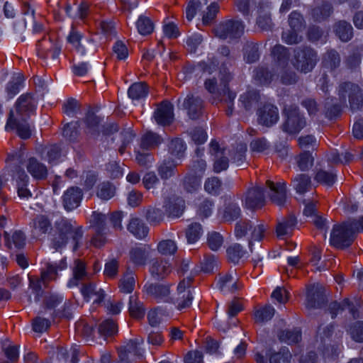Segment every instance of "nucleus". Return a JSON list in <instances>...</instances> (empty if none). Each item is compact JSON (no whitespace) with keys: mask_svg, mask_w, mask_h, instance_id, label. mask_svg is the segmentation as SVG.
<instances>
[{"mask_svg":"<svg viewBox=\"0 0 363 363\" xmlns=\"http://www.w3.org/2000/svg\"><path fill=\"white\" fill-rule=\"evenodd\" d=\"M232 74L226 68H220L219 72L220 85H217L216 78L206 79L204 86L206 89L212 94L220 98L221 102L226 106L225 112L230 116L233 111V101L236 96L235 93L231 91L228 84L232 79Z\"/></svg>","mask_w":363,"mask_h":363,"instance_id":"1","label":"nucleus"},{"mask_svg":"<svg viewBox=\"0 0 363 363\" xmlns=\"http://www.w3.org/2000/svg\"><path fill=\"white\" fill-rule=\"evenodd\" d=\"M294 67L303 73L311 72L319 60L317 51L310 46H300L294 49Z\"/></svg>","mask_w":363,"mask_h":363,"instance_id":"2","label":"nucleus"},{"mask_svg":"<svg viewBox=\"0 0 363 363\" xmlns=\"http://www.w3.org/2000/svg\"><path fill=\"white\" fill-rule=\"evenodd\" d=\"M354 225L347 222L334 225L330 233L331 245L341 250L350 247L354 240Z\"/></svg>","mask_w":363,"mask_h":363,"instance_id":"3","label":"nucleus"},{"mask_svg":"<svg viewBox=\"0 0 363 363\" xmlns=\"http://www.w3.org/2000/svg\"><path fill=\"white\" fill-rule=\"evenodd\" d=\"M284 113L286 117L281 125V129L289 134H298L306 125V120L296 106L285 108Z\"/></svg>","mask_w":363,"mask_h":363,"instance_id":"4","label":"nucleus"},{"mask_svg":"<svg viewBox=\"0 0 363 363\" xmlns=\"http://www.w3.org/2000/svg\"><path fill=\"white\" fill-rule=\"evenodd\" d=\"M55 233L51 240V246L56 250H61L67 244L73 230V225L66 218H60L55 223Z\"/></svg>","mask_w":363,"mask_h":363,"instance_id":"5","label":"nucleus"},{"mask_svg":"<svg viewBox=\"0 0 363 363\" xmlns=\"http://www.w3.org/2000/svg\"><path fill=\"white\" fill-rule=\"evenodd\" d=\"M213 31L216 37L223 40L238 38L243 34L244 25L240 21L226 20L217 25Z\"/></svg>","mask_w":363,"mask_h":363,"instance_id":"6","label":"nucleus"},{"mask_svg":"<svg viewBox=\"0 0 363 363\" xmlns=\"http://www.w3.org/2000/svg\"><path fill=\"white\" fill-rule=\"evenodd\" d=\"M251 230V240H249L248 245L252 251V240L260 241L264 236L267 227L262 223L253 226L250 220H242L236 223L235 228V233L237 238L244 237L247 231Z\"/></svg>","mask_w":363,"mask_h":363,"instance_id":"7","label":"nucleus"},{"mask_svg":"<svg viewBox=\"0 0 363 363\" xmlns=\"http://www.w3.org/2000/svg\"><path fill=\"white\" fill-rule=\"evenodd\" d=\"M36 52L39 57L53 60L57 59L61 52V45L57 40L52 39L49 35H45L36 44Z\"/></svg>","mask_w":363,"mask_h":363,"instance_id":"8","label":"nucleus"},{"mask_svg":"<svg viewBox=\"0 0 363 363\" xmlns=\"http://www.w3.org/2000/svg\"><path fill=\"white\" fill-rule=\"evenodd\" d=\"M340 91L347 94L350 108L352 111L363 108V89L358 84L346 82L340 85Z\"/></svg>","mask_w":363,"mask_h":363,"instance_id":"9","label":"nucleus"},{"mask_svg":"<svg viewBox=\"0 0 363 363\" xmlns=\"http://www.w3.org/2000/svg\"><path fill=\"white\" fill-rule=\"evenodd\" d=\"M182 106L191 120L199 119L205 112L204 101L199 96L191 93L184 99Z\"/></svg>","mask_w":363,"mask_h":363,"instance_id":"10","label":"nucleus"},{"mask_svg":"<svg viewBox=\"0 0 363 363\" xmlns=\"http://www.w3.org/2000/svg\"><path fill=\"white\" fill-rule=\"evenodd\" d=\"M210 154L213 158V171L216 173L225 170L228 167L229 160L225 156V149L220 147L216 140H211L209 147Z\"/></svg>","mask_w":363,"mask_h":363,"instance_id":"11","label":"nucleus"},{"mask_svg":"<svg viewBox=\"0 0 363 363\" xmlns=\"http://www.w3.org/2000/svg\"><path fill=\"white\" fill-rule=\"evenodd\" d=\"M14 129L16 130L18 135L23 140L28 139L31 135V130L26 120L23 117H15L13 111H11L6 125V130Z\"/></svg>","mask_w":363,"mask_h":363,"instance_id":"12","label":"nucleus"},{"mask_svg":"<svg viewBox=\"0 0 363 363\" xmlns=\"http://www.w3.org/2000/svg\"><path fill=\"white\" fill-rule=\"evenodd\" d=\"M257 116L259 124L271 127L279 120V111L275 106L266 104L257 110Z\"/></svg>","mask_w":363,"mask_h":363,"instance_id":"13","label":"nucleus"},{"mask_svg":"<svg viewBox=\"0 0 363 363\" xmlns=\"http://www.w3.org/2000/svg\"><path fill=\"white\" fill-rule=\"evenodd\" d=\"M153 116L159 125H167L171 124L174 120L173 105L167 101H162L157 105Z\"/></svg>","mask_w":363,"mask_h":363,"instance_id":"14","label":"nucleus"},{"mask_svg":"<svg viewBox=\"0 0 363 363\" xmlns=\"http://www.w3.org/2000/svg\"><path fill=\"white\" fill-rule=\"evenodd\" d=\"M325 302V296L322 286L318 285L308 286L306 300V307L308 309L320 308Z\"/></svg>","mask_w":363,"mask_h":363,"instance_id":"15","label":"nucleus"},{"mask_svg":"<svg viewBox=\"0 0 363 363\" xmlns=\"http://www.w3.org/2000/svg\"><path fill=\"white\" fill-rule=\"evenodd\" d=\"M244 203L250 209L261 208L265 204L264 189L260 186H254L247 190L245 196Z\"/></svg>","mask_w":363,"mask_h":363,"instance_id":"16","label":"nucleus"},{"mask_svg":"<svg viewBox=\"0 0 363 363\" xmlns=\"http://www.w3.org/2000/svg\"><path fill=\"white\" fill-rule=\"evenodd\" d=\"M83 193L80 188L71 186L65 191L62 196V205L67 211H72L80 205Z\"/></svg>","mask_w":363,"mask_h":363,"instance_id":"17","label":"nucleus"},{"mask_svg":"<svg viewBox=\"0 0 363 363\" xmlns=\"http://www.w3.org/2000/svg\"><path fill=\"white\" fill-rule=\"evenodd\" d=\"M267 186L270 190V199L274 204L283 206L286 201V186L284 182L274 183L270 180L266 182Z\"/></svg>","mask_w":363,"mask_h":363,"instance_id":"18","label":"nucleus"},{"mask_svg":"<svg viewBox=\"0 0 363 363\" xmlns=\"http://www.w3.org/2000/svg\"><path fill=\"white\" fill-rule=\"evenodd\" d=\"M151 247L148 245H140L132 247L129 252L130 261L136 266H145L150 257Z\"/></svg>","mask_w":363,"mask_h":363,"instance_id":"19","label":"nucleus"},{"mask_svg":"<svg viewBox=\"0 0 363 363\" xmlns=\"http://www.w3.org/2000/svg\"><path fill=\"white\" fill-rule=\"evenodd\" d=\"M36 104V100L31 94H22L16 103L17 115L23 117L24 114L32 113L35 108Z\"/></svg>","mask_w":363,"mask_h":363,"instance_id":"20","label":"nucleus"},{"mask_svg":"<svg viewBox=\"0 0 363 363\" xmlns=\"http://www.w3.org/2000/svg\"><path fill=\"white\" fill-rule=\"evenodd\" d=\"M146 293L156 299L168 301L170 294L169 286L162 284H149L145 286Z\"/></svg>","mask_w":363,"mask_h":363,"instance_id":"21","label":"nucleus"},{"mask_svg":"<svg viewBox=\"0 0 363 363\" xmlns=\"http://www.w3.org/2000/svg\"><path fill=\"white\" fill-rule=\"evenodd\" d=\"M150 272L157 279H163L171 272V265L162 258H156L152 260Z\"/></svg>","mask_w":363,"mask_h":363,"instance_id":"22","label":"nucleus"},{"mask_svg":"<svg viewBox=\"0 0 363 363\" xmlns=\"http://www.w3.org/2000/svg\"><path fill=\"white\" fill-rule=\"evenodd\" d=\"M333 13V6L330 3L322 1L320 4L314 6L310 12L312 19L315 22H322L326 20Z\"/></svg>","mask_w":363,"mask_h":363,"instance_id":"23","label":"nucleus"},{"mask_svg":"<svg viewBox=\"0 0 363 363\" xmlns=\"http://www.w3.org/2000/svg\"><path fill=\"white\" fill-rule=\"evenodd\" d=\"M81 292L87 301L90 298L95 297L94 300V303H101L105 296L104 291L101 289H97L96 285L92 282L83 284Z\"/></svg>","mask_w":363,"mask_h":363,"instance_id":"24","label":"nucleus"},{"mask_svg":"<svg viewBox=\"0 0 363 363\" xmlns=\"http://www.w3.org/2000/svg\"><path fill=\"white\" fill-rule=\"evenodd\" d=\"M26 167L28 172L35 179L43 180L48 176L47 167L34 157H31L28 160Z\"/></svg>","mask_w":363,"mask_h":363,"instance_id":"25","label":"nucleus"},{"mask_svg":"<svg viewBox=\"0 0 363 363\" xmlns=\"http://www.w3.org/2000/svg\"><path fill=\"white\" fill-rule=\"evenodd\" d=\"M73 278L68 283V286L72 287L77 286L80 281L85 280L88 278V273L86 271V264L81 259H76L74 262L72 268Z\"/></svg>","mask_w":363,"mask_h":363,"instance_id":"26","label":"nucleus"},{"mask_svg":"<svg viewBox=\"0 0 363 363\" xmlns=\"http://www.w3.org/2000/svg\"><path fill=\"white\" fill-rule=\"evenodd\" d=\"M293 188L296 193L303 194L312 189L311 177L306 174H298L291 180Z\"/></svg>","mask_w":363,"mask_h":363,"instance_id":"27","label":"nucleus"},{"mask_svg":"<svg viewBox=\"0 0 363 363\" xmlns=\"http://www.w3.org/2000/svg\"><path fill=\"white\" fill-rule=\"evenodd\" d=\"M335 35L342 42H348L353 36V28L351 24L345 21H339L333 26Z\"/></svg>","mask_w":363,"mask_h":363,"instance_id":"28","label":"nucleus"},{"mask_svg":"<svg viewBox=\"0 0 363 363\" xmlns=\"http://www.w3.org/2000/svg\"><path fill=\"white\" fill-rule=\"evenodd\" d=\"M178 164L173 159L164 160L157 167V172L162 179L167 180L175 175Z\"/></svg>","mask_w":363,"mask_h":363,"instance_id":"29","label":"nucleus"},{"mask_svg":"<svg viewBox=\"0 0 363 363\" xmlns=\"http://www.w3.org/2000/svg\"><path fill=\"white\" fill-rule=\"evenodd\" d=\"M322 64L331 72L336 70L341 64L340 54L334 49L328 50L323 56Z\"/></svg>","mask_w":363,"mask_h":363,"instance_id":"30","label":"nucleus"},{"mask_svg":"<svg viewBox=\"0 0 363 363\" xmlns=\"http://www.w3.org/2000/svg\"><path fill=\"white\" fill-rule=\"evenodd\" d=\"M128 231L138 239L145 238L149 229L143 221L138 218H132L127 227Z\"/></svg>","mask_w":363,"mask_h":363,"instance_id":"31","label":"nucleus"},{"mask_svg":"<svg viewBox=\"0 0 363 363\" xmlns=\"http://www.w3.org/2000/svg\"><path fill=\"white\" fill-rule=\"evenodd\" d=\"M260 100V95L256 90L247 91L240 96V101L246 111L255 108Z\"/></svg>","mask_w":363,"mask_h":363,"instance_id":"32","label":"nucleus"},{"mask_svg":"<svg viewBox=\"0 0 363 363\" xmlns=\"http://www.w3.org/2000/svg\"><path fill=\"white\" fill-rule=\"evenodd\" d=\"M165 213L168 217L179 218L185 210V201L182 199L177 198L173 201H169L164 206Z\"/></svg>","mask_w":363,"mask_h":363,"instance_id":"33","label":"nucleus"},{"mask_svg":"<svg viewBox=\"0 0 363 363\" xmlns=\"http://www.w3.org/2000/svg\"><path fill=\"white\" fill-rule=\"evenodd\" d=\"M242 285L238 282L236 275L227 274L220 279V289L221 291L235 292L241 289Z\"/></svg>","mask_w":363,"mask_h":363,"instance_id":"34","label":"nucleus"},{"mask_svg":"<svg viewBox=\"0 0 363 363\" xmlns=\"http://www.w3.org/2000/svg\"><path fill=\"white\" fill-rule=\"evenodd\" d=\"M5 245L9 248H12V245L16 248H23L26 244V236L24 233L20 230L15 231L11 236L7 232H4Z\"/></svg>","mask_w":363,"mask_h":363,"instance_id":"35","label":"nucleus"},{"mask_svg":"<svg viewBox=\"0 0 363 363\" xmlns=\"http://www.w3.org/2000/svg\"><path fill=\"white\" fill-rule=\"evenodd\" d=\"M296 224V219L293 215H289L288 217L283 218L277 226V236L281 237L289 235L292 232Z\"/></svg>","mask_w":363,"mask_h":363,"instance_id":"36","label":"nucleus"},{"mask_svg":"<svg viewBox=\"0 0 363 363\" xmlns=\"http://www.w3.org/2000/svg\"><path fill=\"white\" fill-rule=\"evenodd\" d=\"M162 140L161 137L152 132H147L141 138L140 147L143 150H151L157 147Z\"/></svg>","mask_w":363,"mask_h":363,"instance_id":"37","label":"nucleus"},{"mask_svg":"<svg viewBox=\"0 0 363 363\" xmlns=\"http://www.w3.org/2000/svg\"><path fill=\"white\" fill-rule=\"evenodd\" d=\"M148 93V86L145 82H136L128 89V96L133 100H140L145 98Z\"/></svg>","mask_w":363,"mask_h":363,"instance_id":"38","label":"nucleus"},{"mask_svg":"<svg viewBox=\"0 0 363 363\" xmlns=\"http://www.w3.org/2000/svg\"><path fill=\"white\" fill-rule=\"evenodd\" d=\"M275 74L267 67H257L254 70V78L260 84H269L274 79Z\"/></svg>","mask_w":363,"mask_h":363,"instance_id":"39","label":"nucleus"},{"mask_svg":"<svg viewBox=\"0 0 363 363\" xmlns=\"http://www.w3.org/2000/svg\"><path fill=\"white\" fill-rule=\"evenodd\" d=\"M106 214L94 211L89 219V227L95 232H104L106 230Z\"/></svg>","mask_w":363,"mask_h":363,"instance_id":"40","label":"nucleus"},{"mask_svg":"<svg viewBox=\"0 0 363 363\" xmlns=\"http://www.w3.org/2000/svg\"><path fill=\"white\" fill-rule=\"evenodd\" d=\"M128 311L130 316L134 318L140 319L145 315L143 303L138 300L135 295L130 296Z\"/></svg>","mask_w":363,"mask_h":363,"instance_id":"41","label":"nucleus"},{"mask_svg":"<svg viewBox=\"0 0 363 363\" xmlns=\"http://www.w3.org/2000/svg\"><path fill=\"white\" fill-rule=\"evenodd\" d=\"M192 299L191 291H177L176 296L173 298V303L178 310L182 311L191 306Z\"/></svg>","mask_w":363,"mask_h":363,"instance_id":"42","label":"nucleus"},{"mask_svg":"<svg viewBox=\"0 0 363 363\" xmlns=\"http://www.w3.org/2000/svg\"><path fill=\"white\" fill-rule=\"evenodd\" d=\"M278 337L281 341L288 344L297 343L301 339V332L297 328L292 330L286 329L280 330L278 333Z\"/></svg>","mask_w":363,"mask_h":363,"instance_id":"43","label":"nucleus"},{"mask_svg":"<svg viewBox=\"0 0 363 363\" xmlns=\"http://www.w3.org/2000/svg\"><path fill=\"white\" fill-rule=\"evenodd\" d=\"M274 308L271 306H265L255 310L254 313L255 323L262 324L271 320L274 315Z\"/></svg>","mask_w":363,"mask_h":363,"instance_id":"44","label":"nucleus"},{"mask_svg":"<svg viewBox=\"0 0 363 363\" xmlns=\"http://www.w3.org/2000/svg\"><path fill=\"white\" fill-rule=\"evenodd\" d=\"M245 252L243 247L239 243H233L226 250L228 260L235 264L238 263Z\"/></svg>","mask_w":363,"mask_h":363,"instance_id":"45","label":"nucleus"},{"mask_svg":"<svg viewBox=\"0 0 363 363\" xmlns=\"http://www.w3.org/2000/svg\"><path fill=\"white\" fill-rule=\"evenodd\" d=\"M135 277L132 270L128 269L119 282L120 291L123 293H131L135 287Z\"/></svg>","mask_w":363,"mask_h":363,"instance_id":"46","label":"nucleus"},{"mask_svg":"<svg viewBox=\"0 0 363 363\" xmlns=\"http://www.w3.org/2000/svg\"><path fill=\"white\" fill-rule=\"evenodd\" d=\"M291 354L288 347H281L278 352L269 354V363H290Z\"/></svg>","mask_w":363,"mask_h":363,"instance_id":"47","label":"nucleus"},{"mask_svg":"<svg viewBox=\"0 0 363 363\" xmlns=\"http://www.w3.org/2000/svg\"><path fill=\"white\" fill-rule=\"evenodd\" d=\"M247 145L245 143H239L231 152V160L238 167H244L245 161V152Z\"/></svg>","mask_w":363,"mask_h":363,"instance_id":"48","label":"nucleus"},{"mask_svg":"<svg viewBox=\"0 0 363 363\" xmlns=\"http://www.w3.org/2000/svg\"><path fill=\"white\" fill-rule=\"evenodd\" d=\"M244 60L247 63H253L259 60L258 45L254 43H247L243 48Z\"/></svg>","mask_w":363,"mask_h":363,"instance_id":"49","label":"nucleus"},{"mask_svg":"<svg viewBox=\"0 0 363 363\" xmlns=\"http://www.w3.org/2000/svg\"><path fill=\"white\" fill-rule=\"evenodd\" d=\"M33 227L40 234H45L52 229L50 220L44 215H38L33 219Z\"/></svg>","mask_w":363,"mask_h":363,"instance_id":"50","label":"nucleus"},{"mask_svg":"<svg viewBox=\"0 0 363 363\" xmlns=\"http://www.w3.org/2000/svg\"><path fill=\"white\" fill-rule=\"evenodd\" d=\"M185 150L186 145L180 138H174L169 144V153L179 159L184 157Z\"/></svg>","mask_w":363,"mask_h":363,"instance_id":"51","label":"nucleus"},{"mask_svg":"<svg viewBox=\"0 0 363 363\" xmlns=\"http://www.w3.org/2000/svg\"><path fill=\"white\" fill-rule=\"evenodd\" d=\"M314 180L321 184L332 186L336 180V174L323 169H319L315 173Z\"/></svg>","mask_w":363,"mask_h":363,"instance_id":"52","label":"nucleus"},{"mask_svg":"<svg viewBox=\"0 0 363 363\" xmlns=\"http://www.w3.org/2000/svg\"><path fill=\"white\" fill-rule=\"evenodd\" d=\"M146 219L151 225H158L164 219V212L156 208L150 207L146 211Z\"/></svg>","mask_w":363,"mask_h":363,"instance_id":"53","label":"nucleus"},{"mask_svg":"<svg viewBox=\"0 0 363 363\" xmlns=\"http://www.w3.org/2000/svg\"><path fill=\"white\" fill-rule=\"evenodd\" d=\"M138 31L143 35L150 34L153 31L154 26L152 21L146 17L141 16L136 22Z\"/></svg>","mask_w":363,"mask_h":363,"instance_id":"54","label":"nucleus"},{"mask_svg":"<svg viewBox=\"0 0 363 363\" xmlns=\"http://www.w3.org/2000/svg\"><path fill=\"white\" fill-rule=\"evenodd\" d=\"M157 250L163 255H172L177 252V246L172 240H163L157 244Z\"/></svg>","mask_w":363,"mask_h":363,"instance_id":"55","label":"nucleus"},{"mask_svg":"<svg viewBox=\"0 0 363 363\" xmlns=\"http://www.w3.org/2000/svg\"><path fill=\"white\" fill-rule=\"evenodd\" d=\"M117 325L111 319L103 321L99 325V333L101 336L109 337L117 333Z\"/></svg>","mask_w":363,"mask_h":363,"instance_id":"56","label":"nucleus"},{"mask_svg":"<svg viewBox=\"0 0 363 363\" xmlns=\"http://www.w3.org/2000/svg\"><path fill=\"white\" fill-rule=\"evenodd\" d=\"M203 233L201 225L199 223H193L189 225L186 235L189 242L194 243Z\"/></svg>","mask_w":363,"mask_h":363,"instance_id":"57","label":"nucleus"},{"mask_svg":"<svg viewBox=\"0 0 363 363\" xmlns=\"http://www.w3.org/2000/svg\"><path fill=\"white\" fill-rule=\"evenodd\" d=\"M289 24L291 29L301 31L305 27L303 16L298 11H292L289 16Z\"/></svg>","mask_w":363,"mask_h":363,"instance_id":"58","label":"nucleus"},{"mask_svg":"<svg viewBox=\"0 0 363 363\" xmlns=\"http://www.w3.org/2000/svg\"><path fill=\"white\" fill-rule=\"evenodd\" d=\"M241 214V210L238 204L229 203L225 208L223 218L225 221L231 222L238 219Z\"/></svg>","mask_w":363,"mask_h":363,"instance_id":"59","label":"nucleus"},{"mask_svg":"<svg viewBox=\"0 0 363 363\" xmlns=\"http://www.w3.org/2000/svg\"><path fill=\"white\" fill-rule=\"evenodd\" d=\"M298 167L301 171H306L313 166V157L308 151L303 152L296 158Z\"/></svg>","mask_w":363,"mask_h":363,"instance_id":"60","label":"nucleus"},{"mask_svg":"<svg viewBox=\"0 0 363 363\" xmlns=\"http://www.w3.org/2000/svg\"><path fill=\"white\" fill-rule=\"evenodd\" d=\"M61 156V150L56 145H50L44 149L43 152V157L49 163H53L57 161Z\"/></svg>","mask_w":363,"mask_h":363,"instance_id":"61","label":"nucleus"},{"mask_svg":"<svg viewBox=\"0 0 363 363\" xmlns=\"http://www.w3.org/2000/svg\"><path fill=\"white\" fill-rule=\"evenodd\" d=\"M115 195V187L109 182H104L98 186L97 196L102 200H108Z\"/></svg>","mask_w":363,"mask_h":363,"instance_id":"62","label":"nucleus"},{"mask_svg":"<svg viewBox=\"0 0 363 363\" xmlns=\"http://www.w3.org/2000/svg\"><path fill=\"white\" fill-rule=\"evenodd\" d=\"M301 105L306 109L311 117L315 116L320 109L318 102L311 97L303 99L301 102Z\"/></svg>","mask_w":363,"mask_h":363,"instance_id":"63","label":"nucleus"},{"mask_svg":"<svg viewBox=\"0 0 363 363\" xmlns=\"http://www.w3.org/2000/svg\"><path fill=\"white\" fill-rule=\"evenodd\" d=\"M272 55L274 60L280 64H285L288 61L289 53L287 49L283 45H275L272 50Z\"/></svg>","mask_w":363,"mask_h":363,"instance_id":"64","label":"nucleus"}]
</instances>
